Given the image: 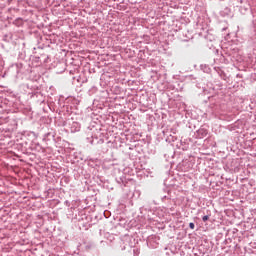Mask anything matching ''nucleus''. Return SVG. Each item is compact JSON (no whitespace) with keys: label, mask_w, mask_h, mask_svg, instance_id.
I'll list each match as a JSON object with an SVG mask.
<instances>
[{"label":"nucleus","mask_w":256,"mask_h":256,"mask_svg":"<svg viewBox=\"0 0 256 256\" xmlns=\"http://www.w3.org/2000/svg\"><path fill=\"white\" fill-rule=\"evenodd\" d=\"M189 227L190 229H195V224L193 222H190Z\"/></svg>","instance_id":"obj_1"},{"label":"nucleus","mask_w":256,"mask_h":256,"mask_svg":"<svg viewBox=\"0 0 256 256\" xmlns=\"http://www.w3.org/2000/svg\"><path fill=\"white\" fill-rule=\"evenodd\" d=\"M202 221H209V216H203Z\"/></svg>","instance_id":"obj_2"},{"label":"nucleus","mask_w":256,"mask_h":256,"mask_svg":"<svg viewBox=\"0 0 256 256\" xmlns=\"http://www.w3.org/2000/svg\"><path fill=\"white\" fill-rule=\"evenodd\" d=\"M199 133H205V135H207V132H205L204 129H200V130H199Z\"/></svg>","instance_id":"obj_3"}]
</instances>
